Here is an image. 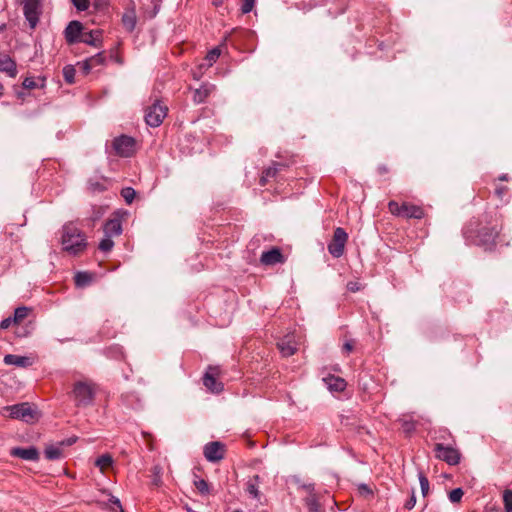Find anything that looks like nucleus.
I'll return each mask as SVG.
<instances>
[{"instance_id":"obj_1","label":"nucleus","mask_w":512,"mask_h":512,"mask_svg":"<svg viewBox=\"0 0 512 512\" xmlns=\"http://www.w3.org/2000/svg\"><path fill=\"white\" fill-rule=\"evenodd\" d=\"M61 245L65 252L76 256L86 249V236L73 223H67L62 227Z\"/></svg>"},{"instance_id":"obj_2","label":"nucleus","mask_w":512,"mask_h":512,"mask_svg":"<svg viewBox=\"0 0 512 512\" xmlns=\"http://www.w3.org/2000/svg\"><path fill=\"white\" fill-rule=\"evenodd\" d=\"M499 235V225L496 222L488 221L485 225L479 224L476 234V244L485 246L487 249L495 244Z\"/></svg>"},{"instance_id":"obj_3","label":"nucleus","mask_w":512,"mask_h":512,"mask_svg":"<svg viewBox=\"0 0 512 512\" xmlns=\"http://www.w3.org/2000/svg\"><path fill=\"white\" fill-rule=\"evenodd\" d=\"M72 394L77 406L87 407L94 401L95 389L91 383L78 381L74 384Z\"/></svg>"},{"instance_id":"obj_4","label":"nucleus","mask_w":512,"mask_h":512,"mask_svg":"<svg viewBox=\"0 0 512 512\" xmlns=\"http://www.w3.org/2000/svg\"><path fill=\"white\" fill-rule=\"evenodd\" d=\"M4 410L9 413V417L13 419H20L27 423H32L38 418L37 410L27 402L7 406Z\"/></svg>"},{"instance_id":"obj_5","label":"nucleus","mask_w":512,"mask_h":512,"mask_svg":"<svg viewBox=\"0 0 512 512\" xmlns=\"http://www.w3.org/2000/svg\"><path fill=\"white\" fill-rule=\"evenodd\" d=\"M23 13L31 28L38 24L42 12L41 0H22Z\"/></svg>"},{"instance_id":"obj_6","label":"nucleus","mask_w":512,"mask_h":512,"mask_svg":"<svg viewBox=\"0 0 512 512\" xmlns=\"http://www.w3.org/2000/svg\"><path fill=\"white\" fill-rule=\"evenodd\" d=\"M347 239L348 235L345 230L341 227L336 228L334 231L333 239L328 244L329 253L335 258L341 257L344 253V247Z\"/></svg>"},{"instance_id":"obj_7","label":"nucleus","mask_w":512,"mask_h":512,"mask_svg":"<svg viewBox=\"0 0 512 512\" xmlns=\"http://www.w3.org/2000/svg\"><path fill=\"white\" fill-rule=\"evenodd\" d=\"M167 107L155 102L145 113V121L151 127H158L167 115Z\"/></svg>"},{"instance_id":"obj_8","label":"nucleus","mask_w":512,"mask_h":512,"mask_svg":"<svg viewBox=\"0 0 512 512\" xmlns=\"http://www.w3.org/2000/svg\"><path fill=\"white\" fill-rule=\"evenodd\" d=\"M135 145L134 138L127 135H121L113 141V148L121 157L132 156L135 152Z\"/></svg>"},{"instance_id":"obj_9","label":"nucleus","mask_w":512,"mask_h":512,"mask_svg":"<svg viewBox=\"0 0 512 512\" xmlns=\"http://www.w3.org/2000/svg\"><path fill=\"white\" fill-rule=\"evenodd\" d=\"M436 457L445 461L449 465H456L460 461V454L457 449L451 446H445L441 443L435 445Z\"/></svg>"},{"instance_id":"obj_10","label":"nucleus","mask_w":512,"mask_h":512,"mask_svg":"<svg viewBox=\"0 0 512 512\" xmlns=\"http://www.w3.org/2000/svg\"><path fill=\"white\" fill-rule=\"evenodd\" d=\"M203 453L209 462H218L224 458L225 445L219 441L209 442L204 446Z\"/></svg>"},{"instance_id":"obj_11","label":"nucleus","mask_w":512,"mask_h":512,"mask_svg":"<svg viewBox=\"0 0 512 512\" xmlns=\"http://www.w3.org/2000/svg\"><path fill=\"white\" fill-rule=\"evenodd\" d=\"M83 26L79 21H71L65 31V39L69 44L80 42Z\"/></svg>"},{"instance_id":"obj_12","label":"nucleus","mask_w":512,"mask_h":512,"mask_svg":"<svg viewBox=\"0 0 512 512\" xmlns=\"http://www.w3.org/2000/svg\"><path fill=\"white\" fill-rule=\"evenodd\" d=\"M10 455L28 461H37L39 459V451L33 446L28 448L14 447L10 450Z\"/></svg>"},{"instance_id":"obj_13","label":"nucleus","mask_w":512,"mask_h":512,"mask_svg":"<svg viewBox=\"0 0 512 512\" xmlns=\"http://www.w3.org/2000/svg\"><path fill=\"white\" fill-rule=\"evenodd\" d=\"M260 261L264 265H275L284 262V257L278 248H272L264 251L261 255Z\"/></svg>"},{"instance_id":"obj_14","label":"nucleus","mask_w":512,"mask_h":512,"mask_svg":"<svg viewBox=\"0 0 512 512\" xmlns=\"http://www.w3.org/2000/svg\"><path fill=\"white\" fill-rule=\"evenodd\" d=\"M216 372V368L210 367L209 370L204 375L203 384L210 391L218 393L223 389V386L220 382H217L215 378Z\"/></svg>"},{"instance_id":"obj_15","label":"nucleus","mask_w":512,"mask_h":512,"mask_svg":"<svg viewBox=\"0 0 512 512\" xmlns=\"http://www.w3.org/2000/svg\"><path fill=\"white\" fill-rule=\"evenodd\" d=\"M215 85L211 83H203L200 88L194 90L193 101L196 104L203 103L207 97L215 91Z\"/></svg>"},{"instance_id":"obj_16","label":"nucleus","mask_w":512,"mask_h":512,"mask_svg":"<svg viewBox=\"0 0 512 512\" xmlns=\"http://www.w3.org/2000/svg\"><path fill=\"white\" fill-rule=\"evenodd\" d=\"M402 217L421 219L424 217V211L420 206L404 202L402 203Z\"/></svg>"},{"instance_id":"obj_17","label":"nucleus","mask_w":512,"mask_h":512,"mask_svg":"<svg viewBox=\"0 0 512 512\" xmlns=\"http://www.w3.org/2000/svg\"><path fill=\"white\" fill-rule=\"evenodd\" d=\"M0 72L6 73L11 78L16 77L17 67L15 61L7 55L0 57Z\"/></svg>"},{"instance_id":"obj_18","label":"nucleus","mask_w":512,"mask_h":512,"mask_svg":"<svg viewBox=\"0 0 512 512\" xmlns=\"http://www.w3.org/2000/svg\"><path fill=\"white\" fill-rule=\"evenodd\" d=\"M4 363L6 365H14L17 367H28L32 365V361L29 357L26 356H19L14 354H7L4 356Z\"/></svg>"},{"instance_id":"obj_19","label":"nucleus","mask_w":512,"mask_h":512,"mask_svg":"<svg viewBox=\"0 0 512 512\" xmlns=\"http://www.w3.org/2000/svg\"><path fill=\"white\" fill-rule=\"evenodd\" d=\"M103 231L104 235L109 237L120 235L122 233L121 221L117 218L108 220L104 225Z\"/></svg>"},{"instance_id":"obj_20","label":"nucleus","mask_w":512,"mask_h":512,"mask_svg":"<svg viewBox=\"0 0 512 512\" xmlns=\"http://www.w3.org/2000/svg\"><path fill=\"white\" fill-rule=\"evenodd\" d=\"M277 346L281 354L285 357L293 355L297 350L295 343L292 341L290 337H287L279 341Z\"/></svg>"},{"instance_id":"obj_21","label":"nucleus","mask_w":512,"mask_h":512,"mask_svg":"<svg viewBox=\"0 0 512 512\" xmlns=\"http://www.w3.org/2000/svg\"><path fill=\"white\" fill-rule=\"evenodd\" d=\"M100 34L101 32L99 30H92L89 32L82 33L80 42H83L85 44L98 47L100 44Z\"/></svg>"},{"instance_id":"obj_22","label":"nucleus","mask_w":512,"mask_h":512,"mask_svg":"<svg viewBox=\"0 0 512 512\" xmlns=\"http://www.w3.org/2000/svg\"><path fill=\"white\" fill-rule=\"evenodd\" d=\"M259 483L260 477L259 475H255L247 482L246 488V491L250 494V496L257 500H259L261 497V493L259 491Z\"/></svg>"},{"instance_id":"obj_23","label":"nucleus","mask_w":512,"mask_h":512,"mask_svg":"<svg viewBox=\"0 0 512 512\" xmlns=\"http://www.w3.org/2000/svg\"><path fill=\"white\" fill-rule=\"evenodd\" d=\"M137 23V18L134 10L127 11L122 16V24L128 32H132Z\"/></svg>"},{"instance_id":"obj_24","label":"nucleus","mask_w":512,"mask_h":512,"mask_svg":"<svg viewBox=\"0 0 512 512\" xmlns=\"http://www.w3.org/2000/svg\"><path fill=\"white\" fill-rule=\"evenodd\" d=\"M324 381L326 382L328 388L331 391H343L346 387L345 380L339 377L330 376L328 378H325Z\"/></svg>"},{"instance_id":"obj_25","label":"nucleus","mask_w":512,"mask_h":512,"mask_svg":"<svg viewBox=\"0 0 512 512\" xmlns=\"http://www.w3.org/2000/svg\"><path fill=\"white\" fill-rule=\"evenodd\" d=\"M44 453H45V457L49 460H57V459L62 458V456H63V450L60 445L59 446H54V445L48 446V447H46Z\"/></svg>"},{"instance_id":"obj_26","label":"nucleus","mask_w":512,"mask_h":512,"mask_svg":"<svg viewBox=\"0 0 512 512\" xmlns=\"http://www.w3.org/2000/svg\"><path fill=\"white\" fill-rule=\"evenodd\" d=\"M74 280L77 287H85L91 283L92 275L88 272H78Z\"/></svg>"},{"instance_id":"obj_27","label":"nucleus","mask_w":512,"mask_h":512,"mask_svg":"<svg viewBox=\"0 0 512 512\" xmlns=\"http://www.w3.org/2000/svg\"><path fill=\"white\" fill-rule=\"evenodd\" d=\"M30 308L21 306L15 309L14 315L12 316L14 324H20L29 314Z\"/></svg>"},{"instance_id":"obj_28","label":"nucleus","mask_w":512,"mask_h":512,"mask_svg":"<svg viewBox=\"0 0 512 512\" xmlns=\"http://www.w3.org/2000/svg\"><path fill=\"white\" fill-rule=\"evenodd\" d=\"M105 61V57L102 53H98L85 61V68L90 70L99 65H102Z\"/></svg>"},{"instance_id":"obj_29","label":"nucleus","mask_w":512,"mask_h":512,"mask_svg":"<svg viewBox=\"0 0 512 512\" xmlns=\"http://www.w3.org/2000/svg\"><path fill=\"white\" fill-rule=\"evenodd\" d=\"M113 464V458L109 454H103L97 458L95 461V465L99 467L101 471H104L106 468L110 467Z\"/></svg>"},{"instance_id":"obj_30","label":"nucleus","mask_w":512,"mask_h":512,"mask_svg":"<svg viewBox=\"0 0 512 512\" xmlns=\"http://www.w3.org/2000/svg\"><path fill=\"white\" fill-rule=\"evenodd\" d=\"M194 486L201 495H208L210 493V485L204 479H195Z\"/></svg>"},{"instance_id":"obj_31","label":"nucleus","mask_w":512,"mask_h":512,"mask_svg":"<svg viewBox=\"0 0 512 512\" xmlns=\"http://www.w3.org/2000/svg\"><path fill=\"white\" fill-rule=\"evenodd\" d=\"M305 503L308 507L309 512H322L320 510V504L315 495H310L305 499Z\"/></svg>"},{"instance_id":"obj_32","label":"nucleus","mask_w":512,"mask_h":512,"mask_svg":"<svg viewBox=\"0 0 512 512\" xmlns=\"http://www.w3.org/2000/svg\"><path fill=\"white\" fill-rule=\"evenodd\" d=\"M418 479L420 483V488L422 495L426 497L429 493V481L428 478L424 475L422 471L418 472Z\"/></svg>"},{"instance_id":"obj_33","label":"nucleus","mask_w":512,"mask_h":512,"mask_svg":"<svg viewBox=\"0 0 512 512\" xmlns=\"http://www.w3.org/2000/svg\"><path fill=\"white\" fill-rule=\"evenodd\" d=\"M76 70L73 66L67 65L63 68V77L69 84L74 83Z\"/></svg>"},{"instance_id":"obj_34","label":"nucleus","mask_w":512,"mask_h":512,"mask_svg":"<svg viewBox=\"0 0 512 512\" xmlns=\"http://www.w3.org/2000/svg\"><path fill=\"white\" fill-rule=\"evenodd\" d=\"M278 166L279 165H274L272 167H268L264 172H263V176L261 177L260 179V183L261 185H265L266 181L268 178L270 177H274L277 172H278Z\"/></svg>"},{"instance_id":"obj_35","label":"nucleus","mask_w":512,"mask_h":512,"mask_svg":"<svg viewBox=\"0 0 512 512\" xmlns=\"http://www.w3.org/2000/svg\"><path fill=\"white\" fill-rule=\"evenodd\" d=\"M113 246L114 242L112 240V237L105 236L99 243L98 247L102 252H109L112 250Z\"/></svg>"},{"instance_id":"obj_36","label":"nucleus","mask_w":512,"mask_h":512,"mask_svg":"<svg viewBox=\"0 0 512 512\" xmlns=\"http://www.w3.org/2000/svg\"><path fill=\"white\" fill-rule=\"evenodd\" d=\"M505 512H512V490H505L503 493Z\"/></svg>"},{"instance_id":"obj_37","label":"nucleus","mask_w":512,"mask_h":512,"mask_svg":"<svg viewBox=\"0 0 512 512\" xmlns=\"http://www.w3.org/2000/svg\"><path fill=\"white\" fill-rule=\"evenodd\" d=\"M136 192L131 187H126L121 190V196L124 198L127 204H131L134 200Z\"/></svg>"},{"instance_id":"obj_38","label":"nucleus","mask_w":512,"mask_h":512,"mask_svg":"<svg viewBox=\"0 0 512 512\" xmlns=\"http://www.w3.org/2000/svg\"><path fill=\"white\" fill-rule=\"evenodd\" d=\"M463 494L464 492L461 488H456L450 491L448 497L452 503H459L463 497Z\"/></svg>"},{"instance_id":"obj_39","label":"nucleus","mask_w":512,"mask_h":512,"mask_svg":"<svg viewBox=\"0 0 512 512\" xmlns=\"http://www.w3.org/2000/svg\"><path fill=\"white\" fill-rule=\"evenodd\" d=\"M388 208H389V211L393 214V215H396V216H401L402 217V204L400 205L398 202L396 201H390L388 203Z\"/></svg>"},{"instance_id":"obj_40","label":"nucleus","mask_w":512,"mask_h":512,"mask_svg":"<svg viewBox=\"0 0 512 512\" xmlns=\"http://www.w3.org/2000/svg\"><path fill=\"white\" fill-rule=\"evenodd\" d=\"M221 51L219 48H213L208 52L206 56V60L208 61V65L211 66L216 60L219 58Z\"/></svg>"},{"instance_id":"obj_41","label":"nucleus","mask_w":512,"mask_h":512,"mask_svg":"<svg viewBox=\"0 0 512 512\" xmlns=\"http://www.w3.org/2000/svg\"><path fill=\"white\" fill-rule=\"evenodd\" d=\"M109 503L111 505H113V507H112L113 512H124V510L122 509L120 500L117 497L111 496L109 498Z\"/></svg>"},{"instance_id":"obj_42","label":"nucleus","mask_w":512,"mask_h":512,"mask_svg":"<svg viewBox=\"0 0 512 512\" xmlns=\"http://www.w3.org/2000/svg\"><path fill=\"white\" fill-rule=\"evenodd\" d=\"M73 5L77 8L79 11H85L89 7V0H71Z\"/></svg>"},{"instance_id":"obj_43","label":"nucleus","mask_w":512,"mask_h":512,"mask_svg":"<svg viewBox=\"0 0 512 512\" xmlns=\"http://www.w3.org/2000/svg\"><path fill=\"white\" fill-rule=\"evenodd\" d=\"M255 5V0H243L241 11L246 14L252 11Z\"/></svg>"},{"instance_id":"obj_44","label":"nucleus","mask_w":512,"mask_h":512,"mask_svg":"<svg viewBox=\"0 0 512 512\" xmlns=\"http://www.w3.org/2000/svg\"><path fill=\"white\" fill-rule=\"evenodd\" d=\"M416 504V496H415V490L412 489L411 490V496L410 498L405 502L404 504V507L407 509V510H411L414 508Z\"/></svg>"},{"instance_id":"obj_45","label":"nucleus","mask_w":512,"mask_h":512,"mask_svg":"<svg viewBox=\"0 0 512 512\" xmlns=\"http://www.w3.org/2000/svg\"><path fill=\"white\" fill-rule=\"evenodd\" d=\"M354 346H355V340L349 339L344 342L342 349L344 352L349 353L354 349Z\"/></svg>"},{"instance_id":"obj_46","label":"nucleus","mask_w":512,"mask_h":512,"mask_svg":"<svg viewBox=\"0 0 512 512\" xmlns=\"http://www.w3.org/2000/svg\"><path fill=\"white\" fill-rule=\"evenodd\" d=\"M11 325H15L12 317H7L0 322V328L3 330L8 329Z\"/></svg>"},{"instance_id":"obj_47","label":"nucleus","mask_w":512,"mask_h":512,"mask_svg":"<svg viewBox=\"0 0 512 512\" xmlns=\"http://www.w3.org/2000/svg\"><path fill=\"white\" fill-rule=\"evenodd\" d=\"M358 490L360 492V494L364 495V496H369V495H372V490L370 489V487L366 484H360L358 486Z\"/></svg>"},{"instance_id":"obj_48","label":"nucleus","mask_w":512,"mask_h":512,"mask_svg":"<svg viewBox=\"0 0 512 512\" xmlns=\"http://www.w3.org/2000/svg\"><path fill=\"white\" fill-rule=\"evenodd\" d=\"M23 86L26 89H32V88H35L36 83L33 80V78H25L23 81Z\"/></svg>"},{"instance_id":"obj_49","label":"nucleus","mask_w":512,"mask_h":512,"mask_svg":"<svg viewBox=\"0 0 512 512\" xmlns=\"http://www.w3.org/2000/svg\"><path fill=\"white\" fill-rule=\"evenodd\" d=\"M348 290L351 292H357L361 289L360 284L358 282L351 281L347 284Z\"/></svg>"},{"instance_id":"obj_50","label":"nucleus","mask_w":512,"mask_h":512,"mask_svg":"<svg viewBox=\"0 0 512 512\" xmlns=\"http://www.w3.org/2000/svg\"><path fill=\"white\" fill-rule=\"evenodd\" d=\"M402 427L406 433H410L411 431L414 430V424H413V422H410V421H403Z\"/></svg>"},{"instance_id":"obj_51","label":"nucleus","mask_w":512,"mask_h":512,"mask_svg":"<svg viewBox=\"0 0 512 512\" xmlns=\"http://www.w3.org/2000/svg\"><path fill=\"white\" fill-rule=\"evenodd\" d=\"M507 191V187L506 186H499L495 189V193L497 194L498 197L502 198L504 196V194L506 193Z\"/></svg>"},{"instance_id":"obj_52","label":"nucleus","mask_w":512,"mask_h":512,"mask_svg":"<svg viewBox=\"0 0 512 512\" xmlns=\"http://www.w3.org/2000/svg\"><path fill=\"white\" fill-rule=\"evenodd\" d=\"M90 186H91L92 190H103L104 189V187L99 183H91L90 182Z\"/></svg>"},{"instance_id":"obj_53","label":"nucleus","mask_w":512,"mask_h":512,"mask_svg":"<svg viewBox=\"0 0 512 512\" xmlns=\"http://www.w3.org/2000/svg\"><path fill=\"white\" fill-rule=\"evenodd\" d=\"M378 171L380 174H384L388 172V168L385 165H381L378 167Z\"/></svg>"},{"instance_id":"obj_54","label":"nucleus","mask_w":512,"mask_h":512,"mask_svg":"<svg viewBox=\"0 0 512 512\" xmlns=\"http://www.w3.org/2000/svg\"><path fill=\"white\" fill-rule=\"evenodd\" d=\"M223 3V0H212V4L215 6V7H219L221 6Z\"/></svg>"},{"instance_id":"obj_55","label":"nucleus","mask_w":512,"mask_h":512,"mask_svg":"<svg viewBox=\"0 0 512 512\" xmlns=\"http://www.w3.org/2000/svg\"><path fill=\"white\" fill-rule=\"evenodd\" d=\"M303 487L309 492H312L314 490L313 484L304 485Z\"/></svg>"},{"instance_id":"obj_56","label":"nucleus","mask_w":512,"mask_h":512,"mask_svg":"<svg viewBox=\"0 0 512 512\" xmlns=\"http://www.w3.org/2000/svg\"><path fill=\"white\" fill-rule=\"evenodd\" d=\"M499 180H501V181H508V175H507V174H502V175L499 177Z\"/></svg>"},{"instance_id":"obj_57","label":"nucleus","mask_w":512,"mask_h":512,"mask_svg":"<svg viewBox=\"0 0 512 512\" xmlns=\"http://www.w3.org/2000/svg\"><path fill=\"white\" fill-rule=\"evenodd\" d=\"M159 482H160V478H159V476L155 477V479H154V484H155V485H158V484H159Z\"/></svg>"},{"instance_id":"obj_58","label":"nucleus","mask_w":512,"mask_h":512,"mask_svg":"<svg viewBox=\"0 0 512 512\" xmlns=\"http://www.w3.org/2000/svg\"><path fill=\"white\" fill-rule=\"evenodd\" d=\"M3 91H4V87H3V85H2V84H0V96H2V95H3Z\"/></svg>"},{"instance_id":"obj_59","label":"nucleus","mask_w":512,"mask_h":512,"mask_svg":"<svg viewBox=\"0 0 512 512\" xmlns=\"http://www.w3.org/2000/svg\"><path fill=\"white\" fill-rule=\"evenodd\" d=\"M73 442H74V440L69 439V440H68V442H67V444H68V445H71Z\"/></svg>"},{"instance_id":"obj_60","label":"nucleus","mask_w":512,"mask_h":512,"mask_svg":"<svg viewBox=\"0 0 512 512\" xmlns=\"http://www.w3.org/2000/svg\"><path fill=\"white\" fill-rule=\"evenodd\" d=\"M233 512H242V511H241V510H235V511H233Z\"/></svg>"}]
</instances>
